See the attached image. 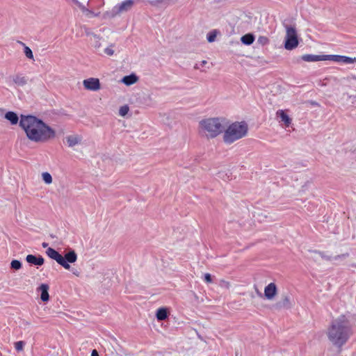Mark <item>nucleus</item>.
Returning a JSON list of instances; mask_svg holds the SVG:
<instances>
[{
  "instance_id": "f257e3e1",
  "label": "nucleus",
  "mask_w": 356,
  "mask_h": 356,
  "mask_svg": "<svg viewBox=\"0 0 356 356\" xmlns=\"http://www.w3.org/2000/svg\"><path fill=\"white\" fill-rule=\"evenodd\" d=\"M19 126L31 141L46 142L55 138L56 131L42 120L33 115H21Z\"/></svg>"
},
{
  "instance_id": "f03ea898",
  "label": "nucleus",
  "mask_w": 356,
  "mask_h": 356,
  "mask_svg": "<svg viewBox=\"0 0 356 356\" xmlns=\"http://www.w3.org/2000/svg\"><path fill=\"white\" fill-rule=\"evenodd\" d=\"M351 334L348 321L343 316L333 321L327 330L329 340L337 347L344 345Z\"/></svg>"
},
{
  "instance_id": "7ed1b4c3",
  "label": "nucleus",
  "mask_w": 356,
  "mask_h": 356,
  "mask_svg": "<svg viewBox=\"0 0 356 356\" xmlns=\"http://www.w3.org/2000/svg\"><path fill=\"white\" fill-rule=\"evenodd\" d=\"M224 121L220 118L202 120L199 123L200 132L207 138H214L224 131Z\"/></svg>"
},
{
  "instance_id": "20e7f679",
  "label": "nucleus",
  "mask_w": 356,
  "mask_h": 356,
  "mask_svg": "<svg viewBox=\"0 0 356 356\" xmlns=\"http://www.w3.org/2000/svg\"><path fill=\"white\" fill-rule=\"evenodd\" d=\"M248 124L245 122H236L230 124L224 131L223 140L227 144H231L247 135Z\"/></svg>"
},
{
  "instance_id": "39448f33",
  "label": "nucleus",
  "mask_w": 356,
  "mask_h": 356,
  "mask_svg": "<svg viewBox=\"0 0 356 356\" xmlns=\"http://www.w3.org/2000/svg\"><path fill=\"white\" fill-rule=\"evenodd\" d=\"M46 254L49 257L55 260L58 264L65 269L69 270L70 265L69 263H74L77 260V254L74 250H70L64 257L52 248H48Z\"/></svg>"
},
{
  "instance_id": "423d86ee",
  "label": "nucleus",
  "mask_w": 356,
  "mask_h": 356,
  "mask_svg": "<svg viewBox=\"0 0 356 356\" xmlns=\"http://www.w3.org/2000/svg\"><path fill=\"white\" fill-rule=\"evenodd\" d=\"M284 27L286 29L284 48L287 50H293L299 44L296 29L294 26L287 24L284 25Z\"/></svg>"
},
{
  "instance_id": "0eeeda50",
  "label": "nucleus",
  "mask_w": 356,
  "mask_h": 356,
  "mask_svg": "<svg viewBox=\"0 0 356 356\" xmlns=\"http://www.w3.org/2000/svg\"><path fill=\"white\" fill-rule=\"evenodd\" d=\"M134 3V1L133 0H125L121 3L114 6L110 12H106L104 14V17L113 18L122 13L127 12L131 10Z\"/></svg>"
},
{
  "instance_id": "6e6552de",
  "label": "nucleus",
  "mask_w": 356,
  "mask_h": 356,
  "mask_svg": "<svg viewBox=\"0 0 356 356\" xmlns=\"http://www.w3.org/2000/svg\"><path fill=\"white\" fill-rule=\"evenodd\" d=\"M83 85L86 90L91 91H97L101 88L99 80L97 78L85 79L83 81Z\"/></svg>"
},
{
  "instance_id": "1a4fd4ad",
  "label": "nucleus",
  "mask_w": 356,
  "mask_h": 356,
  "mask_svg": "<svg viewBox=\"0 0 356 356\" xmlns=\"http://www.w3.org/2000/svg\"><path fill=\"white\" fill-rule=\"evenodd\" d=\"M277 293L276 284L273 282L268 284L264 289V296L268 300H273Z\"/></svg>"
},
{
  "instance_id": "9d476101",
  "label": "nucleus",
  "mask_w": 356,
  "mask_h": 356,
  "mask_svg": "<svg viewBox=\"0 0 356 356\" xmlns=\"http://www.w3.org/2000/svg\"><path fill=\"white\" fill-rule=\"evenodd\" d=\"M292 306V304L290 300V298L287 295H284L282 297L281 300L277 301L273 307L276 309H289Z\"/></svg>"
},
{
  "instance_id": "9b49d317",
  "label": "nucleus",
  "mask_w": 356,
  "mask_h": 356,
  "mask_svg": "<svg viewBox=\"0 0 356 356\" xmlns=\"http://www.w3.org/2000/svg\"><path fill=\"white\" fill-rule=\"evenodd\" d=\"M276 116L280 118V121L284 122L286 127H289L291 124V118L286 113L284 110H278L276 112Z\"/></svg>"
},
{
  "instance_id": "f8f14e48",
  "label": "nucleus",
  "mask_w": 356,
  "mask_h": 356,
  "mask_svg": "<svg viewBox=\"0 0 356 356\" xmlns=\"http://www.w3.org/2000/svg\"><path fill=\"white\" fill-rule=\"evenodd\" d=\"M26 261L31 264L35 266H42L44 264V259L42 256L36 257L33 254H28L26 257Z\"/></svg>"
},
{
  "instance_id": "ddd939ff",
  "label": "nucleus",
  "mask_w": 356,
  "mask_h": 356,
  "mask_svg": "<svg viewBox=\"0 0 356 356\" xmlns=\"http://www.w3.org/2000/svg\"><path fill=\"white\" fill-rule=\"evenodd\" d=\"M301 58L305 62H316L325 60V55L305 54Z\"/></svg>"
},
{
  "instance_id": "4468645a",
  "label": "nucleus",
  "mask_w": 356,
  "mask_h": 356,
  "mask_svg": "<svg viewBox=\"0 0 356 356\" xmlns=\"http://www.w3.org/2000/svg\"><path fill=\"white\" fill-rule=\"evenodd\" d=\"M82 137L79 135H70L66 137V140L69 147H72L81 143Z\"/></svg>"
},
{
  "instance_id": "2eb2a0df",
  "label": "nucleus",
  "mask_w": 356,
  "mask_h": 356,
  "mask_svg": "<svg viewBox=\"0 0 356 356\" xmlns=\"http://www.w3.org/2000/svg\"><path fill=\"white\" fill-rule=\"evenodd\" d=\"M49 285L47 284H42L38 288V290L41 291L40 298L43 302H47L49 299Z\"/></svg>"
},
{
  "instance_id": "dca6fc26",
  "label": "nucleus",
  "mask_w": 356,
  "mask_h": 356,
  "mask_svg": "<svg viewBox=\"0 0 356 356\" xmlns=\"http://www.w3.org/2000/svg\"><path fill=\"white\" fill-rule=\"evenodd\" d=\"M11 79L13 82L17 86H24L27 83V79L22 74H15Z\"/></svg>"
},
{
  "instance_id": "f3484780",
  "label": "nucleus",
  "mask_w": 356,
  "mask_h": 356,
  "mask_svg": "<svg viewBox=\"0 0 356 356\" xmlns=\"http://www.w3.org/2000/svg\"><path fill=\"white\" fill-rule=\"evenodd\" d=\"M138 80V76L134 74H131L130 75L125 76L122 78V82L125 84L126 86H131L135 83H136Z\"/></svg>"
},
{
  "instance_id": "a211bd4d",
  "label": "nucleus",
  "mask_w": 356,
  "mask_h": 356,
  "mask_svg": "<svg viewBox=\"0 0 356 356\" xmlns=\"http://www.w3.org/2000/svg\"><path fill=\"white\" fill-rule=\"evenodd\" d=\"M4 118L10 121L11 124H17L19 121V118L17 113H15L13 111H8L6 114Z\"/></svg>"
},
{
  "instance_id": "6ab92c4d",
  "label": "nucleus",
  "mask_w": 356,
  "mask_h": 356,
  "mask_svg": "<svg viewBox=\"0 0 356 356\" xmlns=\"http://www.w3.org/2000/svg\"><path fill=\"white\" fill-rule=\"evenodd\" d=\"M241 40L244 44L250 45L254 40V36L252 33H248L242 36Z\"/></svg>"
},
{
  "instance_id": "aec40b11",
  "label": "nucleus",
  "mask_w": 356,
  "mask_h": 356,
  "mask_svg": "<svg viewBox=\"0 0 356 356\" xmlns=\"http://www.w3.org/2000/svg\"><path fill=\"white\" fill-rule=\"evenodd\" d=\"M156 318L159 321H163L168 318V312L165 308H159L156 312Z\"/></svg>"
},
{
  "instance_id": "412c9836",
  "label": "nucleus",
  "mask_w": 356,
  "mask_h": 356,
  "mask_svg": "<svg viewBox=\"0 0 356 356\" xmlns=\"http://www.w3.org/2000/svg\"><path fill=\"white\" fill-rule=\"evenodd\" d=\"M343 56L325 55V60H332L337 63H343Z\"/></svg>"
},
{
  "instance_id": "4be33fe9",
  "label": "nucleus",
  "mask_w": 356,
  "mask_h": 356,
  "mask_svg": "<svg viewBox=\"0 0 356 356\" xmlns=\"http://www.w3.org/2000/svg\"><path fill=\"white\" fill-rule=\"evenodd\" d=\"M81 10V11L88 17H93V16H97V14H95L92 11L88 10V8H86L85 6H83L82 3H79V5L77 6Z\"/></svg>"
},
{
  "instance_id": "5701e85b",
  "label": "nucleus",
  "mask_w": 356,
  "mask_h": 356,
  "mask_svg": "<svg viewBox=\"0 0 356 356\" xmlns=\"http://www.w3.org/2000/svg\"><path fill=\"white\" fill-rule=\"evenodd\" d=\"M92 36L93 37V46L96 49H99L101 47H102V44L100 43V40H101V38L98 35H97L96 34H94V33H91Z\"/></svg>"
},
{
  "instance_id": "b1692460",
  "label": "nucleus",
  "mask_w": 356,
  "mask_h": 356,
  "mask_svg": "<svg viewBox=\"0 0 356 356\" xmlns=\"http://www.w3.org/2000/svg\"><path fill=\"white\" fill-rule=\"evenodd\" d=\"M312 252L314 253L318 254L323 259H325L326 261H331V260L334 259V257H332L330 255L326 254L325 252H321V251H318V250H313Z\"/></svg>"
},
{
  "instance_id": "393cba45",
  "label": "nucleus",
  "mask_w": 356,
  "mask_h": 356,
  "mask_svg": "<svg viewBox=\"0 0 356 356\" xmlns=\"http://www.w3.org/2000/svg\"><path fill=\"white\" fill-rule=\"evenodd\" d=\"M19 43L24 46V54H25L26 56L28 58L33 60V54L32 50L29 47L25 46V44L23 42H19Z\"/></svg>"
},
{
  "instance_id": "a878e982",
  "label": "nucleus",
  "mask_w": 356,
  "mask_h": 356,
  "mask_svg": "<svg viewBox=\"0 0 356 356\" xmlns=\"http://www.w3.org/2000/svg\"><path fill=\"white\" fill-rule=\"evenodd\" d=\"M10 268L14 270H19L22 268V263L19 260H13L10 263Z\"/></svg>"
},
{
  "instance_id": "bb28decb",
  "label": "nucleus",
  "mask_w": 356,
  "mask_h": 356,
  "mask_svg": "<svg viewBox=\"0 0 356 356\" xmlns=\"http://www.w3.org/2000/svg\"><path fill=\"white\" fill-rule=\"evenodd\" d=\"M42 177L43 181L46 184H49L52 182L51 175L49 172H43L42 174Z\"/></svg>"
},
{
  "instance_id": "cd10ccee",
  "label": "nucleus",
  "mask_w": 356,
  "mask_h": 356,
  "mask_svg": "<svg viewBox=\"0 0 356 356\" xmlns=\"http://www.w3.org/2000/svg\"><path fill=\"white\" fill-rule=\"evenodd\" d=\"M113 47H114L113 44H110L108 47L104 49V54H106L107 56H112L115 52Z\"/></svg>"
},
{
  "instance_id": "c85d7f7f",
  "label": "nucleus",
  "mask_w": 356,
  "mask_h": 356,
  "mask_svg": "<svg viewBox=\"0 0 356 356\" xmlns=\"http://www.w3.org/2000/svg\"><path fill=\"white\" fill-rule=\"evenodd\" d=\"M129 111V108L127 105L122 106L120 108L119 114L120 115L124 117L125 116Z\"/></svg>"
},
{
  "instance_id": "c756f323",
  "label": "nucleus",
  "mask_w": 356,
  "mask_h": 356,
  "mask_svg": "<svg viewBox=\"0 0 356 356\" xmlns=\"http://www.w3.org/2000/svg\"><path fill=\"white\" fill-rule=\"evenodd\" d=\"M257 42H258L259 44L264 46V45H266V44L269 43V40L266 36H259L258 38Z\"/></svg>"
},
{
  "instance_id": "7c9ffc66",
  "label": "nucleus",
  "mask_w": 356,
  "mask_h": 356,
  "mask_svg": "<svg viewBox=\"0 0 356 356\" xmlns=\"http://www.w3.org/2000/svg\"><path fill=\"white\" fill-rule=\"evenodd\" d=\"M25 343L22 341H17L15 343V348L17 351H22L24 349Z\"/></svg>"
},
{
  "instance_id": "2f4dec72",
  "label": "nucleus",
  "mask_w": 356,
  "mask_h": 356,
  "mask_svg": "<svg viewBox=\"0 0 356 356\" xmlns=\"http://www.w3.org/2000/svg\"><path fill=\"white\" fill-rule=\"evenodd\" d=\"M216 38V31H212V32H210V33L207 35V40H208V42H212L215 41Z\"/></svg>"
},
{
  "instance_id": "473e14b6",
  "label": "nucleus",
  "mask_w": 356,
  "mask_h": 356,
  "mask_svg": "<svg viewBox=\"0 0 356 356\" xmlns=\"http://www.w3.org/2000/svg\"><path fill=\"white\" fill-rule=\"evenodd\" d=\"M343 63H356V58H350L343 56Z\"/></svg>"
},
{
  "instance_id": "72a5a7b5",
  "label": "nucleus",
  "mask_w": 356,
  "mask_h": 356,
  "mask_svg": "<svg viewBox=\"0 0 356 356\" xmlns=\"http://www.w3.org/2000/svg\"><path fill=\"white\" fill-rule=\"evenodd\" d=\"M220 286L222 288H225V289H229L230 287V283L227 281H225V280H220Z\"/></svg>"
},
{
  "instance_id": "f704fd0d",
  "label": "nucleus",
  "mask_w": 356,
  "mask_h": 356,
  "mask_svg": "<svg viewBox=\"0 0 356 356\" xmlns=\"http://www.w3.org/2000/svg\"><path fill=\"white\" fill-rule=\"evenodd\" d=\"M348 256H349L348 253H344V254H339V255L334 257V259L338 260L340 259H345V258L348 257Z\"/></svg>"
},
{
  "instance_id": "c9c22d12",
  "label": "nucleus",
  "mask_w": 356,
  "mask_h": 356,
  "mask_svg": "<svg viewBox=\"0 0 356 356\" xmlns=\"http://www.w3.org/2000/svg\"><path fill=\"white\" fill-rule=\"evenodd\" d=\"M204 281L207 283H211L212 282V278L211 275L209 273H205L204 274Z\"/></svg>"
},
{
  "instance_id": "e433bc0d",
  "label": "nucleus",
  "mask_w": 356,
  "mask_h": 356,
  "mask_svg": "<svg viewBox=\"0 0 356 356\" xmlns=\"http://www.w3.org/2000/svg\"><path fill=\"white\" fill-rule=\"evenodd\" d=\"M163 0H154V1H151V4L154 5V6H156L158 3H160L163 2Z\"/></svg>"
},
{
  "instance_id": "4c0bfd02",
  "label": "nucleus",
  "mask_w": 356,
  "mask_h": 356,
  "mask_svg": "<svg viewBox=\"0 0 356 356\" xmlns=\"http://www.w3.org/2000/svg\"><path fill=\"white\" fill-rule=\"evenodd\" d=\"M91 356H99L97 350H93L91 353Z\"/></svg>"
},
{
  "instance_id": "58836bf2",
  "label": "nucleus",
  "mask_w": 356,
  "mask_h": 356,
  "mask_svg": "<svg viewBox=\"0 0 356 356\" xmlns=\"http://www.w3.org/2000/svg\"><path fill=\"white\" fill-rule=\"evenodd\" d=\"M255 289H256V292L257 293V295L260 297L262 296V293L257 289V286H255Z\"/></svg>"
},
{
  "instance_id": "ea45409f",
  "label": "nucleus",
  "mask_w": 356,
  "mask_h": 356,
  "mask_svg": "<svg viewBox=\"0 0 356 356\" xmlns=\"http://www.w3.org/2000/svg\"><path fill=\"white\" fill-rule=\"evenodd\" d=\"M76 6L79 5V3H80V2L78 1V0H72Z\"/></svg>"
},
{
  "instance_id": "a19ab883",
  "label": "nucleus",
  "mask_w": 356,
  "mask_h": 356,
  "mask_svg": "<svg viewBox=\"0 0 356 356\" xmlns=\"http://www.w3.org/2000/svg\"><path fill=\"white\" fill-rule=\"evenodd\" d=\"M42 246L43 248H47V247L48 246V243H47L44 242V243H42Z\"/></svg>"
},
{
  "instance_id": "79ce46f5",
  "label": "nucleus",
  "mask_w": 356,
  "mask_h": 356,
  "mask_svg": "<svg viewBox=\"0 0 356 356\" xmlns=\"http://www.w3.org/2000/svg\"><path fill=\"white\" fill-rule=\"evenodd\" d=\"M73 274L76 275V276H79V273L77 270L73 271Z\"/></svg>"
},
{
  "instance_id": "37998d69",
  "label": "nucleus",
  "mask_w": 356,
  "mask_h": 356,
  "mask_svg": "<svg viewBox=\"0 0 356 356\" xmlns=\"http://www.w3.org/2000/svg\"><path fill=\"white\" fill-rule=\"evenodd\" d=\"M207 63V61L206 60H203L202 61V65H205Z\"/></svg>"
}]
</instances>
